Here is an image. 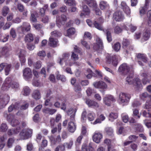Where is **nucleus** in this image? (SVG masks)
Returning a JSON list of instances; mask_svg holds the SVG:
<instances>
[{
	"label": "nucleus",
	"mask_w": 151,
	"mask_h": 151,
	"mask_svg": "<svg viewBox=\"0 0 151 151\" xmlns=\"http://www.w3.org/2000/svg\"><path fill=\"white\" fill-rule=\"evenodd\" d=\"M150 36V32L149 30H146L142 34L143 39L145 40H147L149 39Z\"/></svg>",
	"instance_id": "obj_33"
},
{
	"label": "nucleus",
	"mask_w": 151,
	"mask_h": 151,
	"mask_svg": "<svg viewBox=\"0 0 151 151\" xmlns=\"http://www.w3.org/2000/svg\"><path fill=\"white\" fill-rule=\"evenodd\" d=\"M81 44L86 48L88 49H90V46L88 44L87 42L84 40H81Z\"/></svg>",
	"instance_id": "obj_62"
},
{
	"label": "nucleus",
	"mask_w": 151,
	"mask_h": 151,
	"mask_svg": "<svg viewBox=\"0 0 151 151\" xmlns=\"http://www.w3.org/2000/svg\"><path fill=\"white\" fill-rule=\"evenodd\" d=\"M14 140L13 138H10L8 140L7 142V146L9 148H11L13 144Z\"/></svg>",
	"instance_id": "obj_50"
},
{
	"label": "nucleus",
	"mask_w": 151,
	"mask_h": 151,
	"mask_svg": "<svg viewBox=\"0 0 151 151\" xmlns=\"http://www.w3.org/2000/svg\"><path fill=\"white\" fill-rule=\"evenodd\" d=\"M33 40V37L32 34L27 35L24 37V40L26 42H30Z\"/></svg>",
	"instance_id": "obj_38"
},
{
	"label": "nucleus",
	"mask_w": 151,
	"mask_h": 151,
	"mask_svg": "<svg viewBox=\"0 0 151 151\" xmlns=\"http://www.w3.org/2000/svg\"><path fill=\"white\" fill-rule=\"evenodd\" d=\"M93 85L95 88L102 89H106L107 87L106 84L102 81L94 82L93 83Z\"/></svg>",
	"instance_id": "obj_15"
},
{
	"label": "nucleus",
	"mask_w": 151,
	"mask_h": 151,
	"mask_svg": "<svg viewBox=\"0 0 151 151\" xmlns=\"http://www.w3.org/2000/svg\"><path fill=\"white\" fill-rule=\"evenodd\" d=\"M32 130L26 129L22 130L19 134L20 137L22 139H26L30 137L32 135Z\"/></svg>",
	"instance_id": "obj_5"
},
{
	"label": "nucleus",
	"mask_w": 151,
	"mask_h": 151,
	"mask_svg": "<svg viewBox=\"0 0 151 151\" xmlns=\"http://www.w3.org/2000/svg\"><path fill=\"white\" fill-rule=\"evenodd\" d=\"M8 129V127L6 124L3 123L1 124L0 130L2 132H6Z\"/></svg>",
	"instance_id": "obj_54"
},
{
	"label": "nucleus",
	"mask_w": 151,
	"mask_h": 151,
	"mask_svg": "<svg viewBox=\"0 0 151 151\" xmlns=\"http://www.w3.org/2000/svg\"><path fill=\"white\" fill-rule=\"evenodd\" d=\"M70 56V54L68 53H64L62 55V58H59V63L60 65H62L63 64V61L64 60L65 62L66 65H69L71 66V65L70 64L68 63L69 60L68 59Z\"/></svg>",
	"instance_id": "obj_11"
},
{
	"label": "nucleus",
	"mask_w": 151,
	"mask_h": 151,
	"mask_svg": "<svg viewBox=\"0 0 151 151\" xmlns=\"http://www.w3.org/2000/svg\"><path fill=\"white\" fill-rule=\"evenodd\" d=\"M66 5L69 6H74L76 5V2L74 0H65Z\"/></svg>",
	"instance_id": "obj_49"
},
{
	"label": "nucleus",
	"mask_w": 151,
	"mask_h": 151,
	"mask_svg": "<svg viewBox=\"0 0 151 151\" xmlns=\"http://www.w3.org/2000/svg\"><path fill=\"white\" fill-rule=\"evenodd\" d=\"M32 97L36 100L40 99L41 96L39 91L37 90H34L32 94Z\"/></svg>",
	"instance_id": "obj_28"
},
{
	"label": "nucleus",
	"mask_w": 151,
	"mask_h": 151,
	"mask_svg": "<svg viewBox=\"0 0 151 151\" xmlns=\"http://www.w3.org/2000/svg\"><path fill=\"white\" fill-rule=\"evenodd\" d=\"M96 43L93 44V48L94 50H97L102 49L103 47L102 40L99 38L96 39Z\"/></svg>",
	"instance_id": "obj_13"
},
{
	"label": "nucleus",
	"mask_w": 151,
	"mask_h": 151,
	"mask_svg": "<svg viewBox=\"0 0 151 151\" xmlns=\"http://www.w3.org/2000/svg\"><path fill=\"white\" fill-rule=\"evenodd\" d=\"M21 27L22 28V32H27L30 30L31 29V26L29 23L24 22L23 23V26H21Z\"/></svg>",
	"instance_id": "obj_22"
},
{
	"label": "nucleus",
	"mask_w": 151,
	"mask_h": 151,
	"mask_svg": "<svg viewBox=\"0 0 151 151\" xmlns=\"http://www.w3.org/2000/svg\"><path fill=\"white\" fill-rule=\"evenodd\" d=\"M82 8L84 14L85 15H88L90 13V10L88 6L86 5H83Z\"/></svg>",
	"instance_id": "obj_39"
},
{
	"label": "nucleus",
	"mask_w": 151,
	"mask_h": 151,
	"mask_svg": "<svg viewBox=\"0 0 151 151\" xmlns=\"http://www.w3.org/2000/svg\"><path fill=\"white\" fill-rule=\"evenodd\" d=\"M83 1L91 7L96 8L97 6L96 2L94 0H84Z\"/></svg>",
	"instance_id": "obj_23"
},
{
	"label": "nucleus",
	"mask_w": 151,
	"mask_h": 151,
	"mask_svg": "<svg viewBox=\"0 0 151 151\" xmlns=\"http://www.w3.org/2000/svg\"><path fill=\"white\" fill-rule=\"evenodd\" d=\"M150 1H151V0H145V6L144 7H142L139 9V14L141 16H142L145 14V12L147 10L149 6Z\"/></svg>",
	"instance_id": "obj_18"
},
{
	"label": "nucleus",
	"mask_w": 151,
	"mask_h": 151,
	"mask_svg": "<svg viewBox=\"0 0 151 151\" xmlns=\"http://www.w3.org/2000/svg\"><path fill=\"white\" fill-rule=\"evenodd\" d=\"M56 78L58 80H60L63 82H65L66 81L65 77L62 75L58 73L57 74Z\"/></svg>",
	"instance_id": "obj_48"
},
{
	"label": "nucleus",
	"mask_w": 151,
	"mask_h": 151,
	"mask_svg": "<svg viewBox=\"0 0 151 151\" xmlns=\"http://www.w3.org/2000/svg\"><path fill=\"white\" fill-rule=\"evenodd\" d=\"M104 143L108 146V151H111L112 147L111 141L109 139L106 138L104 141Z\"/></svg>",
	"instance_id": "obj_34"
},
{
	"label": "nucleus",
	"mask_w": 151,
	"mask_h": 151,
	"mask_svg": "<svg viewBox=\"0 0 151 151\" xmlns=\"http://www.w3.org/2000/svg\"><path fill=\"white\" fill-rule=\"evenodd\" d=\"M144 108L147 109L148 111H149L151 109V101H147L145 104Z\"/></svg>",
	"instance_id": "obj_53"
},
{
	"label": "nucleus",
	"mask_w": 151,
	"mask_h": 151,
	"mask_svg": "<svg viewBox=\"0 0 151 151\" xmlns=\"http://www.w3.org/2000/svg\"><path fill=\"white\" fill-rule=\"evenodd\" d=\"M137 57L139 60H142L145 63H146L147 61V58L143 54L138 53L137 54Z\"/></svg>",
	"instance_id": "obj_31"
},
{
	"label": "nucleus",
	"mask_w": 151,
	"mask_h": 151,
	"mask_svg": "<svg viewBox=\"0 0 151 151\" xmlns=\"http://www.w3.org/2000/svg\"><path fill=\"white\" fill-rule=\"evenodd\" d=\"M128 75L127 77L126 81L127 83L129 84H133L134 86L137 87H140L141 86L140 80L138 78H136L134 80L133 79V72L127 74Z\"/></svg>",
	"instance_id": "obj_1"
},
{
	"label": "nucleus",
	"mask_w": 151,
	"mask_h": 151,
	"mask_svg": "<svg viewBox=\"0 0 151 151\" xmlns=\"http://www.w3.org/2000/svg\"><path fill=\"white\" fill-rule=\"evenodd\" d=\"M51 34L53 37H60L62 35L61 33L57 30H55L51 33Z\"/></svg>",
	"instance_id": "obj_36"
},
{
	"label": "nucleus",
	"mask_w": 151,
	"mask_h": 151,
	"mask_svg": "<svg viewBox=\"0 0 151 151\" xmlns=\"http://www.w3.org/2000/svg\"><path fill=\"white\" fill-rule=\"evenodd\" d=\"M110 30V29H107L104 31L106 33L107 39L109 42H110L112 40V37Z\"/></svg>",
	"instance_id": "obj_32"
},
{
	"label": "nucleus",
	"mask_w": 151,
	"mask_h": 151,
	"mask_svg": "<svg viewBox=\"0 0 151 151\" xmlns=\"http://www.w3.org/2000/svg\"><path fill=\"white\" fill-rule=\"evenodd\" d=\"M129 122L130 123H135V124H134L133 127H134L137 130H138V129H137L138 127H140L141 131L143 130V128L141 126L140 124H136L137 121L133 117H131L129 118Z\"/></svg>",
	"instance_id": "obj_21"
},
{
	"label": "nucleus",
	"mask_w": 151,
	"mask_h": 151,
	"mask_svg": "<svg viewBox=\"0 0 151 151\" xmlns=\"http://www.w3.org/2000/svg\"><path fill=\"white\" fill-rule=\"evenodd\" d=\"M9 11V9L6 6H4L2 10V13L3 16L5 17Z\"/></svg>",
	"instance_id": "obj_42"
},
{
	"label": "nucleus",
	"mask_w": 151,
	"mask_h": 151,
	"mask_svg": "<svg viewBox=\"0 0 151 151\" xmlns=\"http://www.w3.org/2000/svg\"><path fill=\"white\" fill-rule=\"evenodd\" d=\"M9 78H6L5 82L3 85L2 86V88L3 90H7L9 88V85L8 84H9L10 82H7V81L8 80Z\"/></svg>",
	"instance_id": "obj_45"
},
{
	"label": "nucleus",
	"mask_w": 151,
	"mask_h": 151,
	"mask_svg": "<svg viewBox=\"0 0 151 151\" xmlns=\"http://www.w3.org/2000/svg\"><path fill=\"white\" fill-rule=\"evenodd\" d=\"M122 31V29L118 26H116L114 29V32L116 34H119L121 33Z\"/></svg>",
	"instance_id": "obj_57"
},
{
	"label": "nucleus",
	"mask_w": 151,
	"mask_h": 151,
	"mask_svg": "<svg viewBox=\"0 0 151 151\" xmlns=\"http://www.w3.org/2000/svg\"><path fill=\"white\" fill-rule=\"evenodd\" d=\"M75 32V30L74 28H71L67 30V35L68 36L70 37L71 35L74 34Z\"/></svg>",
	"instance_id": "obj_44"
},
{
	"label": "nucleus",
	"mask_w": 151,
	"mask_h": 151,
	"mask_svg": "<svg viewBox=\"0 0 151 151\" xmlns=\"http://www.w3.org/2000/svg\"><path fill=\"white\" fill-rule=\"evenodd\" d=\"M118 71L124 75H126L134 72V69L132 66L129 67L126 63H123L119 67Z\"/></svg>",
	"instance_id": "obj_2"
},
{
	"label": "nucleus",
	"mask_w": 151,
	"mask_h": 151,
	"mask_svg": "<svg viewBox=\"0 0 151 151\" xmlns=\"http://www.w3.org/2000/svg\"><path fill=\"white\" fill-rule=\"evenodd\" d=\"M121 6L122 9L127 15H129L131 13V10L129 8L127 5L126 2L124 1H122Z\"/></svg>",
	"instance_id": "obj_14"
},
{
	"label": "nucleus",
	"mask_w": 151,
	"mask_h": 151,
	"mask_svg": "<svg viewBox=\"0 0 151 151\" xmlns=\"http://www.w3.org/2000/svg\"><path fill=\"white\" fill-rule=\"evenodd\" d=\"M131 98V95L127 93H121L119 95V101L121 104L129 102Z\"/></svg>",
	"instance_id": "obj_6"
},
{
	"label": "nucleus",
	"mask_w": 151,
	"mask_h": 151,
	"mask_svg": "<svg viewBox=\"0 0 151 151\" xmlns=\"http://www.w3.org/2000/svg\"><path fill=\"white\" fill-rule=\"evenodd\" d=\"M119 57L118 55H113L111 56L108 55L106 57V62L107 63L111 64L116 67L118 65V59Z\"/></svg>",
	"instance_id": "obj_3"
},
{
	"label": "nucleus",
	"mask_w": 151,
	"mask_h": 151,
	"mask_svg": "<svg viewBox=\"0 0 151 151\" xmlns=\"http://www.w3.org/2000/svg\"><path fill=\"white\" fill-rule=\"evenodd\" d=\"M57 111L55 109H50L48 108H45L42 109L43 112L45 114L52 115L55 113Z\"/></svg>",
	"instance_id": "obj_25"
},
{
	"label": "nucleus",
	"mask_w": 151,
	"mask_h": 151,
	"mask_svg": "<svg viewBox=\"0 0 151 151\" xmlns=\"http://www.w3.org/2000/svg\"><path fill=\"white\" fill-rule=\"evenodd\" d=\"M67 7L65 5H63L60 7L59 11L62 12H65L67 11Z\"/></svg>",
	"instance_id": "obj_64"
},
{
	"label": "nucleus",
	"mask_w": 151,
	"mask_h": 151,
	"mask_svg": "<svg viewBox=\"0 0 151 151\" xmlns=\"http://www.w3.org/2000/svg\"><path fill=\"white\" fill-rule=\"evenodd\" d=\"M7 118L9 117L11 119H10L9 120V121H11V124L13 127H15L17 126L19 124L20 122L18 120L13 118V116L12 115H9L7 116Z\"/></svg>",
	"instance_id": "obj_19"
},
{
	"label": "nucleus",
	"mask_w": 151,
	"mask_h": 151,
	"mask_svg": "<svg viewBox=\"0 0 151 151\" xmlns=\"http://www.w3.org/2000/svg\"><path fill=\"white\" fill-rule=\"evenodd\" d=\"M99 7L101 9L104 10L108 8L109 5L107 2L101 1L100 3Z\"/></svg>",
	"instance_id": "obj_30"
},
{
	"label": "nucleus",
	"mask_w": 151,
	"mask_h": 151,
	"mask_svg": "<svg viewBox=\"0 0 151 151\" xmlns=\"http://www.w3.org/2000/svg\"><path fill=\"white\" fill-rule=\"evenodd\" d=\"M141 114H139L138 110L137 109H135L133 111V116L136 119L140 118Z\"/></svg>",
	"instance_id": "obj_40"
},
{
	"label": "nucleus",
	"mask_w": 151,
	"mask_h": 151,
	"mask_svg": "<svg viewBox=\"0 0 151 151\" xmlns=\"http://www.w3.org/2000/svg\"><path fill=\"white\" fill-rule=\"evenodd\" d=\"M67 19V16L65 14H62L61 16L56 17V24L57 26L59 28L62 25H64Z\"/></svg>",
	"instance_id": "obj_7"
},
{
	"label": "nucleus",
	"mask_w": 151,
	"mask_h": 151,
	"mask_svg": "<svg viewBox=\"0 0 151 151\" xmlns=\"http://www.w3.org/2000/svg\"><path fill=\"white\" fill-rule=\"evenodd\" d=\"M103 22V21L101 17L99 18L98 22L95 20L93 24H92V22L90 20L88 19L86 20V22L89 26L91 27H95L96 28L100 30H102L103 29L101 25V24Z\"/></svg>",
	"instance_id": "obj_4"
},
{
	"label": "nucleus",
	"mask_w": 151,
	"mask_h": 151,
	"mask_svg": "<svg viewBox=\"0 0 151 151\" xmlns=\"http://www.w3.org/2000/svg\"><path fill=\"white\" fill-rule=\"evenodd\" d=\"M77 109L76 108H71L69 109L67 111L68 115H70V119L71 121H73L74 120V117L77 111Z\"/></svg>",
	"instance_id": "obj_16"
},
{
	"label": "nucleus",
	"mask_w": 151,
	"mask_h": 151,
	"mask_svg": "<svg viewBox=\"0 0 151 151\" xmlns=\"http://www.w3.org/2000/svg\"><path fill=\"white\" fill-rule=\"evenodd\" d=\"M104 103L107 106H110L112 103L115 102L116 100L113 96L107 95L103 98Z\"/></svg>",
	"instance_id": "obj_8"
},
{
	"label": "nucleus",
	"mask_w": 151,
	"mask_h": 151,
	"mask_svg": "<svg viewBox=\"0 0 151 151\" xmlns=\"http://www.w3.org/2000/svg\"><path fill=\"white\" fill-rule=\"evenodd\" d=\"M34 67L36 69H39L42 66V63L40 61H37L33 64Z\"/></svg>",
	"instance_id": "obj_55"
},
{
	"label": "nucleus",
	"mask_w": 151,
	"mask_h": 151,
	"mask_svg": "<svg viewBox=\"0 0 151 151\" xmlns=\"http://www.w3.org/2000/svg\"><path fill=\"white\" fill-rule=\"evenodd\" d=\"M92 38L91 34L88 32H85L84 35V38H88L89 40H91Z\"/></svg>",
	"instance_id": "obj_60"
},
{
	"label": "nucleus",
	"mask_w": 151,
	"mask_h": 151,
	"mask_svg": "<svg viewBox=\"0 0 151 151\" xmlns=\"http://www.w3.org/2000/svg\"><path fill=\"white\" fill-rule=\"evenodd\" d=\"M31 16L29 19L32 22H36L37 21L35 16L37 14V12L35 10H31L30 12Z\"/></svg>",
	"instance_id": "obj_27"
},
{
	"label": "nucleus",
	"mask_w": 151,
	"mask_h": 151,
	"mask_svg": "<svg viewBox=\"0 0 151 151\" xmlns=\"http://www.w3.org/2000/svg\"><path fill=\"white\" fill-rule=\"evenodd\" d=\"M17 8L19 11L20 12H22L24 9V6L22 4L20 3H18L17 5Z\"/></svg>",
	"instance_id": "obj_59"
},
{
	"label": "nucleus",
	"mask_w": 151,
	"mask_h": 151,
	"mask_svg": "<svg viewBox=\"0 0 151 151\" xmlns=\"http://www.w3.org/2000/svg\"><path fill=\"white\" fill-rule=\"evenodd\" d=\"M95 117V114L93 112H91L88 115V120L90 121L93 120Z\"/></svg>",
	"instance_id": "obj_51"
},
{
	"label": "nucleus",
	"mask_w": 151,
	"mask_h": 151,
	"mask_svg": "<svg viewBox=\"0 0 151 151\" xmlns=\"http://www.w3.org/2000/svg\"><path fill=\"white\" fill-rule=\"evenodd\" d=\"M30 90L29 87L25 86L23 89V94L24 96L28 95L30 93Z\"/></svg>",
	"instance_id": "obj_43"
},
{
	"label": "nucleus",
	"mask_w": 151,
	"mask_h": 151,
	"mask_svg": "<svg viewBox=\"0 0 151 151\" xmlns=\"http://www.w3.org/2000/svg\"><path fill=\"white\" fill-rule=\"evenodd\" d=\"M86 114L87 112L86 110L85 109H84L81 116L82 121H83V122H84V120L86 119Z\"/></svg>",
	"instance_id": "obj_61"
},
{
	"label": "nucleus",
	"mask_w": 151,
	"mask_h": 151,
	"mask_svg": "<svg viewBox=\"0 0 151 151\" xmlns=\"http://www.w3.org/2000/svg\"><path fill=\"white\" fill-rule=\"evenodd\" d=\"M10 35L12 38H14L16 36V34L15 29L12 28L10 31Z\"/></svg>",
	"instance_id": "obj_58"
},
{
	"label": "nucleus",
	"mask_w": 151,
	"mask_h": 151,
	"mask_svg": "<svg viewBox=\"0 0 151 151\" xmlns=\"http://www.w3.org/2000/svg\"><path fill=\"white\" fill-rule=\"evenodd\" d=\"M107 134L109 135L112 136L113 133V130L111 127H107L105 129Z\"/></svg>",
	"instance_id": "obj_52"
},
{
	"label": "nucleus",
	"mask_w": 151,
	"mask_h": 151,
	"mask_svg": "<svg viewBox=\"0 0 151 151\" xmlns=\"http://www.w3.org/2000/svg\"><path fill=\"white\" fill-rule=\"evenodd\" d=\"M9 51L10 50L8 47H4L2 48L1 51V53L2 55L7 57L9 54Z\"/></svg>",
	"instance_id": "obj_29"
},
{
	"label": "nucleus",
	"mask_w": 151,
	"mask_h": 151,
	"mask_svg": "<svg viewBox=\"0 0 151 151\" xmlns=\"http://www.w3.org/2000/svg\"><path fill=\"white\" fill-rule=\"evenodd\" d=\"M65 146L64 144L59 145L55 148V151H64L65 150Z\"/></svg>",
	"instance_id": "obj_46"
},
{
	"label": "nucleus",
	"mask_w": 151,
	"mask_h": 151,
	"mask_svg": "<svg viewBox=\"0 0 151 151\" xmlns=\"http://www.w3.org/2000/svg\"><path fill=\"white\" fill-rule=\"evenodd\" d=\"M118 114L116 113L111 112L109 115V120L111 122L116 119L118 117Z\"/></svg>",
	"instance_id": "obj_37"
},
{
	"label": "nucleus",
	"mask_w": 151,
	"mask_h": 151,
	"mask_svg": "<svg viewBox=\"0 0 151 151\" xmlns=\"http://www.w3.org/2000/svg\"><path fill=\"white\" fill-rule=\"evenodd\" d=\"M6 65H5V71L6 75H7L9 74V72L11 70L12 67L11 65L6 63Z\"/></svg>",
	"instance_id": "obj_41"
},
{
	"label": "nucleus",
	"mask_w": 151,
	"mask_h": 151,
	"mask_svg": "<svg viewBox=\"0 0 151 151\" xmlns=\"http://www.w3.org/2000/svg\"><path fill=\"white\" fill-rule=\"evenodd\" d=\"M113 17L116 21L119 22L122 21L124 19V16L122 12L119 11L114 13Z\"/></svg>",
	"instance_id": "obj_12"
},
{
	"label": "nucleus",
	"mask_w": 151,
	"mask_h": 151,
	"mask_svg": "<svg viewBox=\"0 0 151 151\" xmlns=\"http://www.w3.org/2000/svg\"><path fill=\"white\" fill-rule=\"evenodd\" d=\"M68 129L69 132L73 133L76 129V126L73 121L69 122L68 125Z\"/></svg>",
	"instance_id": "obj_26"
},
{
	"label": "nucleus",
	"mask_w": 151,
	"mask_h": 151,
	"mask_svg": "<svg viewBox=\"0 0 151 151\" xmlns=\"http://www.w3.org/2000/svg\"><path fill=\"white\" fill-rule=\"evenodd\" d=\"M103 135L101 133L96 132L93 136V140L96 143H99Z\"/></svg>",
	"instance_id": "obj_17"
},
{
	"label": "nucleus",
	"mask_w": 151,
	"mask_h": 151,
	"mask_svg": "<svg viewBox=\"0 0 151 151\" xmlns=\"http://www.w3.org/2000/svg\"><path fill=\"white\" fill-rule=\"evenodd\" d=\"M23 76L26 80L31 78L32 77V74L31 69L29 68H26L23 70Z\"/></svg>",
	"instance_id": "obj_9"
},
{
	"label": "nucleus",
	"mask_w": 151,
	"mask_h": 151,
	"mask_svg": "<svg viewBox=\"0 0 151 151\" xmlns=\"http://www.w3.org/2000/svg\"><path fill=\"white\" fill-rule=\"evenodd\" d=\"M25 53L24 50L19 48L17 49L16 50V53L18 55L19 58L24 56Z\"/></svg>",
	"instance_id": "obj_35"
},
{
	"label": "nucleus",
	"mask_w": 151,
	"mask_h": 151,
	"mask_svg": "<svg viewBox=\"0 0 151 151\" xmlns=\"http://www.w3.org/2000/svg\"><path fill=\"white\" fill-rule=\"evenodd\" d=\"M122 44L123 47L124 49L127 54L133 50V47L129 45V42L128 40L125 39H123Z\"/></svg>",
	"instance_id": "obj_10"
},
{
	"label": "nucleus",
	"mask_w": 151,
	"mask_h": 151,
	"mask_svg": "<svg viewBox=\"0 0 151 151\" xmlns=\"http://www.w3.org/2000/svg\"><path fill=\"white\" fill-rule=\"evenodd\" d=\"M58 41L56 39L52 37L49 38V45L51 47H55L58 46Z\"/></svg>",
	"instance_id": "obj_24"
},
{
	"label": "nucleus",
	"mask_w": 151,
	"mask_h": 151,
	"mask_svg": "<svg viewBox=\"0 0 151 151\" xmlns=\"http://www.w3.org/2000/svg\"><path fill=\"white\" fill-rule=\"evenodd\" d=\"M49 19L47 16H45L42 19V22L44 23H47L48 22Z\"/></svg>",
	"instance_id": "obj_63"
},
{
	"label": "nucleus",
	"mask_w": 151,
	"mask_h": 151,
	"mask_svg": "<svg viewBox=\"0 0 151 151\" xmlns=\"http://www.w3.org/2000/svg\"><path fill=\"white\" fill-rule=\"evenodd\" d=\"M122 120L124 122L127 123L129 122V116L128 115L122 114Z\"/></svg>",
	"instance_id": "obj_56"
},
{
	"label": "nucleus",
	"mask_w": 151,
	"mask_h": 151,
	"mask_svg": "<svg viewBox=\"0 0 151 151\" xmlns=\"http://www.w3.org/2000/svg\"><path fill=\"white\" fill-rule=\"evenodd\" d=\"M121 45L119 42H116L113 46V49L116 51H118L120 49Z\"/></svg>",
	"instance_id": "obj_47"
},
{
	"label": "nucleus",
	"mask_w": 151,
	"mask_h": 151,
	"mask_svg": "<svg viewBox=\"0 0 151 151\" xmlns=\"http://www.w3.org/2000/svg\"><path fill=\"white\" fill-rule=\"evenodd\" d=\"M86 103L89 107H94L96 108L99 107V105L97 102L89 99H87L86 100Z\"/></svg>",
	"instance_id": "obj_20"
}]
</instances>
